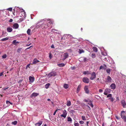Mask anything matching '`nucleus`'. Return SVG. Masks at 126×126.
<instances>
[{
    "mask_svg": "<svg viewBox=\"0 0 126 126\" xmlns=\"http://www.w3.org/2000/svg\"><path fill=\"white\" fill-rule=\"evenodd\" d=\"M50 85V84L49 83H47V84L45 85V88L46 89H48Z\"/></svg>",
    "mask_w": 126,
    "mask_h": 126,
    "instance_id": "nucleus-29",
    "label": "nucleus"
},
{
    "mask_svg": "<svg viewBox=\"0 0 126 126\" xmlns=\"http://www.w3.org/2000/svg\"><path fill=\"white\" fill-rule=\"evenodd\" d=\"M82 119L83 120H86V118L85 116H81Z\"/></svg>",
    "mask_w": 126,
    "mask_h": 126,
    "instance_id": "nucleus-35",
    "label": "nucleus"
},
{
    "mask_svg": "<svg viewBox=\"0 0 126 126\" xmlns=\"http://www.w3.org/2000/svg\"><path fill=\"white\" fill-rule=\"evenodd\" d=\"M66 37H65L64 36V35H63V36H62L61 38V39H66Z\"/></svg>",
    "mask_w": 126,
    "mask_h": 126,
    "instance_id": "nucleus-39",
    "label": "nucleus"
},
{
    "mask_svg": "<svg viewBox=\"0 0 126 126\" xmlns=\"http://www.w3.org/2000/svg\"><path fill=\"white\" fill-rule=\"evenodd\" d=\"M91 57L93 58H95L96 57V55L94 53H92V54Z\"/></svg>",
    "mask_w": 126,
    "mask_h": 126,
    "instance_id": "nucleus-31",
    "label": "nucleus"
},
{
    "mask_svg": "<svg viewBox=\"0 0 126 126\" xmlns=\"http://www.w3.org/2000/svg\"><path fill=\"white\" fill-rule=\"evenodd\" d=\"M39 62V61L36 58H34L32 64H36L37 63Z\"/></svg>",
    "mask_w": 126,
    "mask_h": 126,
    "instance_id": "nucleus-12",
    "label": "nucleus"
},
{
    "mask_svg": "<svg viewBox=\"0 0 126 126\" xmlns=\"http://www.w3.org/2000/svg\"><path fill=\"white\" fill-rule=\"evenodd\" d=\"M75 126H79V124L78 123H76L74 124Z\"/></svg>",
    "mask_w": 126,
    "mask_h": 126,
    "instance_id": "nucleus-49",
    "label": "nucleus"
},
{
    "mask_svg": "<svg viewBox=\"0 0 126 126\" xmlns=\"http://www.w3.org/2000/svg\"><path fill=\"white\" fill-rule=\"evenodd\" d=\"M7 31L8 32H10L12 31L13 29L10 27H8L7 28Z\"/></svg>",
    "mask_w": 126,
    "mask_h": 126,
    "instance_id": "nucleus-17",
    "label": "nucleus"
},
{
    "mask_svg": "<svg viewBox=\"0 0 126 126\" xmlns=\"http://www.w3.org/2000/svg\"><path fill=\"white\" fill-rule=\"evenodd\" d=\"M109 99H110L111 101L112 102H113L114 101V99L113 97H111L110 98H109Z\"/></svg>",
    "mask_w": 126,
    "mask_h": 126,
    "instance_id": "nucleus-42",
    "label": "nucleus"
},
{
    "mask_svg": "<svg viewBox=\"0 0 126 126\" xmlns=\"http://www.w3.org/2000/svg\"><path fill=\"white\" fill-rule=\"evenodd\" d=\"M66 105L68 106H69L71 105V102L70 101H67Z\"/></svg>",
    "mask_w": 126,
    "mask_h": 126,
    "instance_id": "nucleus-28",
    "label": "nucleus"
},
{
    "mask_svg": "<svg viewBox=\"0 0 126 126\" xmlns=\"http://www.w3.org/2000/svg\"><path fill=\"white\" fill-rule=\"evenodd\" d=\"M125 112L124 111H121L120 115L122 118L123 119L124 121L126 122V116H125Z\"/></svg>",
    "mask_w": 126,
    "mask_h": 126,
    "instance_id": "nucleus-1",
    "label": "nucleus"
},
{
    "mask_svg": "<svg viewBox=\"0 0 126 126\" xmlns=\"http://www.w3.org/2000/svg\"><path fill=\"white\" fill-rule=\"evenodd\" d=\"M112 80V79L111 77L109 76H108L107 77L106 80V82H111Z\"/></svg>",
    "mask_w": 126,
    "mask_h": 126,
    "instance_id": "nucleus-8",
    "label": "nucleus"
},
{
    "mask_svg": "<svg viewBox=\"0 0 126 126\" xmlns=\"http://www.w3.org/2000/svg\"><path fill=\"white\" fill-rule=\"evenodd\" d=\"M64 36L66 37V39H76L75 38H73L72 36L68 34L67 35V34H64Z\"/></svg>",
    "mask_w": 126,
    "mask_h": 126,
    "instance_id": "nucleus-7",
    "label": "nucleus"
},
{
    "mask_svg": "<svg viewBox=\"0 0 126 126\" xmlns=\"http://www.w3.org/2000/svg\"><path fill=\"white\" fill-rule=\"evenodd\" d=\"M27 33L29 35H30L31 34V31L30 29H28L27 31Z\"/></svg>",
    "mask_w": 126,
    "mask_h": 126,
    "instance_id": "nucleus-27",
    "label": "nucleus"
},
{
    "mask_svg": "<svg viewBox=\"0 0 126 126\" xmlns=\"http://www.w3.org/2000/svg\"><path fill=\"white\" fill-rule=\"evenodd\" d=\"M13 43L15 45H16V43H19L18 42H16V40H14L13 42Z\"/></svg>",
    "mask_w": 126,
    "mask_h": 126,
    "instance_id": "nucleus-33",
    "label": "nucleus"
},
{
    "mask_svg": "<svg viewBox=\"0 0 126 126\" xmlns=\"http://www.w3.org/2000/svg\"><path fill=\"white\" fill-rule=\"evenodd\" d=\"M99 80V78H98L96 80V81H97V82H98Z\"/></svg>",
    "mask_w": 126,
    "mask_h": 126,
    "instance_id": "nucleus-63",
    "label": "nucleus"
},
{
    "mask_svg": "<svg viewBox=\"0 0 126 126\" xmlns=\"http://www.w3.org/2000/svg\"><path fill=\"white\" fill-rule=\"evenodd\" d=\"M65 89L68 88V85L66 84H64L63 85Z\"/></svg>",
    "mask_w": 126,
    "mask_h": 126,
    "instance_id": "nucleus-26",
    "label": "nucleus"
},
{
    "mask_svg": "<svg viewBox=\"0 0 126 126\" xmlns=\"http://www.w3.org/2000/svg\"><path fill=\"white\" fill-rule=\"evenodd\" d=\"M83 74L86 75L87 74L88 75L89 74H91L90 72L89 71H84L83 72Z\"/></svg>",
    "mask_w": 126,
    "mask_h": 126,
    "instance_id": "nucleus-21",
    "label": "nucleus"
},
{
    "mask_svg": "<svg viewBox=\"0 0 126 126\" xmlns=\"http://www.w3.org/2000/svg\"><path fill=\"white\" fill-rule=\"evenodd\" d=\"M29 82L31 83H32L34 81V79L33 77L30 76L29 77Z\"/></svg>",
    "mask_w": 126,
    "mask_h": 126,
    "instance_id": "nucleus-13",
    "label": "nucleus"
},
{
    "mask_svg": "<svg viewBox=\"0 0 126 126\" xmlns=\"http://www.w3.org/2000/svg\"><path fill=\"white\" fill-rule=\"evenodd\" d=\"M39 94L35 93H32L30 96V97L31 98H32L33 97H36Z\"/></svg>",
    "mask_w": 126,
    "mask_h": 126,
    "instance_id": "nucleus-15",
    "label": "nucleus"
},
{
    "mask_svg": "<svg viewBox=\"0 0 126 126\" xmlns=\"http://www.w3.org/2000/svg\"><path fill=\"white\" fill-rule=\"evenodd\" d=\"M58 31V30H54L53 29H52L51 30V31L53 32H54V31Z\"/></svg>",
    "mask_w": 126,
    "mask_h": 126,
    "instance_id": "nucleus-58",
    "label": "nucleus"
},
{
    "mask_svg": "<svg viewBox=\"0 0 126 126\" xmlns=\"http://www.w3.org/2000/svg\"><path fill=\"white\" fill-rule=\"evenodd\" d=\"M67 121L68 122H71L72 121V119L70 117H67Z\"/></svg>",
    "mask_w": 126,
    "mask_h": 126,
    "instance_id": "nucleus-32",
    "label": "nucleus"
},
{
    "mask_svg": "<svg viewBox=\"0 0 126 126\" xmlns=\"http://www.w3.org/2000/svg\"><path fill=\"white\" fill-rule=\"evenodd\" d=\"M49 57L50 59H51L52 57V55L51 52H49Z\"/></svg>",
    "mask_w": 126,
    "mask_h": 126,
    "instance_id": "nucleus-37",
    "label": "nucleus"
},
{
    "mask_svg": "<svg viewBox=\"0 0 126 126\" xmlns=\"http://www.w3.org/2000/svg\"><path fill=\"white\" fill-rule=\"evenodd\" d=\"M96 76V75L95 73L94 72L91 74V76L90 77V79L91 80H93L95 78Z\"/></svg>",
    "mask_w": 126,
    "mask_h": 126,
    "instance_id": "nucleus-4",
    "label": "nucleus"
},
{
    "mask_svg": "<svg viewBox=\"0 0 126 126\" xmlns=\"http://www.w3.org/2000/svg\"><path fill=\"white\" fill-rule=\"evenodd\" d=\"M58 110H56L54 112V113L53 114V115H54L56 114V112Z\"/></svg>",
    "mask_w": 126,
    "mask_h": 126,
    "instance_id": "nucleus-51",
    "label": "nucleus"
},
{
    "mask_svg": "<svg viewBox=\"0 0 126 126\" xmlns=\"http://www.w3.org/2000/svg\"><path fill=\"white\" fill-rule=\"evenodd\" d=\"M89 123V122L88 121H87L86 122V125H87V126H89L88 125Z\"/></svg>",
    "mask_w": 126,
    "mask_h": 126,
    "instance_id": "nucleus-60",
    "label": "nucleus"
},
{
    "mask_svg": "<svg viewBox=\"0 0 126 126\" xmlns=\"http://www.w3.org/2000/svg\"><path fill=\"white\" fill-rule=\"evenodd\" d=\"M79 54H81L82 53H83L84 52V51L83 49L81 50L79 49Z\"/></svg>",
    "mask_w": 126,
    "mask_h": 126,
    "instance_id": "nucleus-34",
    "label": "nucleus"
},
{
    "mask_svg": "<svg viewBox=\"0 0 126 126\" xmlns=\"http://www.w3.org/2000/svg\"><path fill=\"white\" fill-rule=\"evenodd\" d=\"M116 85L114 83H112L110 85L111 89H114L116 88Z\"/></svg>",
    "mask_w": 126,
    "mask_h": 126,
    "instance_id": "nucleus-18",
    "label": "nucleus"
},
{
    "mask_svg": "<svg viewBox=\"0 0 126 126\" xmlns=\"http://www.w3.org/2000/svg\"><path fill=\"white\" fill-rule=\"evenodd\" d=\"M63 114L60 115L61 117H63L64 118H66L67 114L66 110H63Z\"/></svg>",
    "mask_w": 126,
    "mask_h": 126,
    "instance_id": "nucleus-3",
    "label": "nucleus"
},
{
    "mask_svg": "<svg viewBox=\"0 0 126 126\" xmlns=\"http://www.w3.org/2000/svg\"><path fill=\"white\" fill-rule=\"evenodd\" d=\"M103 67H104V66H103L102 65L100 67V70L102 69H104Z\"/></svg>",
    "mask_w": 126,
    "mask_h": 126,
    "instance_id": "nucleus-48",
    "label": "nucleus"
},
{
    "mask_svg": "<svg viewBox=\"0 0 126 126\" xmlns=\"http://www.w3.org/2000/svg\"><path fill=\"white\" fill-rule=\"evenodd\" d=\"M58 65L60 67H63L64 66L65 64L63 63H62L58 64Z\"/></svg>",
    "mask_w": 126,
    "mask_h": 126,
    "instance_id": "nucleus-24",
    "label": "nucleus"
},
{
    "mask_svg": "<svg viewBox=\"0 0 126 126\" xmlns=\"http://www.w3.org/2000/svg\"><path fill=\"white\" fill-rule=\"evenodd\" d=\"M99 92L100 93H102L103 91L102 90V89H99Z\"/></svg>",
    "mask_w": 126,
    "mask_h": 126,
    "instance_id": "nucleus-53",
    "label": "nucleus"
},
{
    "mask_svg": "<svg viewBox=\"0 0 126 126\" xmlns=\"http://www.w3.org/2000/svg\"><path fill=\"white\" fill-rule=\"evenodd\" d=\"M116 118L118 120H119L120 119V118L117 116H115Z\"/></svg>",
    "mask_w": 126,
    "mask_h": 126,
    "instance_id": "nucleus-57",
    "label": "nucleus"
},
{
    "mask_svg": "<svg viewBox=\"0 0 126 126\" xmlns=\"http://www.w3.org/2000/svg\"><path fill=\"white\" fill-rule=\"evenodd\" d=\"M51 47L53 48H54V46L53 44L51 46Z\"/></svg>",
    "mask_w": 126,
    "mask_h": 126,
    "instance_id": "nucleus-56",
    "label": "nucleus"
},
{
    "mask_svg": "<svg viewBox=\"0 0 126 126\" xmlns=\"http://www.w3.org/2000/svg\"><path fill=\"white\" fill-rule=\"evenodd\" d=\"M50 24H49L48 23V22H47V24H43V25L45 27V28H47V27H49V26L50 25Z\"/></svg>",
    "mask_w": 126,
    "mask_h": 126,
    "instance_id": "nucleus-22",
    "label": "nucleus"
},
{
    "mask_svg": "<svg viewBox=\"0 0 126 126\" xmlns=\"http://www.w3.org/2000/svg\"><path fill=\"white\" fill-rule=\"evenodd\" d=\"M79 123L81 124H83L84 123V122L82 121H80Z\"/></svg>",
    "mask_w": 126,
    "mask_h": 126,
    "instance_id": "nucleus-45",
    "label": "nucleus"
},
{
    "mask_svg": "<svg viewBox=\"0 0 126 126\" xmlns=\"http://www.w3.org/2000/svg\"><path fill=\"white\" fill-rule=\"evenodd\" d=\"M68 54L67 53H66L64 54L63 58L62 59L63 60H64L66 58H68Z\"/></svg>",
    "mask_w": 126,
    "mask_h": 126,
    "instance_id": "nucleus-11",
    "label": "nucleus"
},
{
    "mask_svg": "<svg viewBox=\"0 0 126 126\" xmlns=\"http://www.w3.org/2000/svg\"><path fill=\"white\" fill-rule=\"evenodd\" d=\"M42 123V122L41 121H39L38 122L35 124V126H40Z\"/></svg>",
    "mask_w": 126,
    "mask_h": 126,
    "instance_id": "nucleus-19",
    "label": "nucleus"
},
{
    "mask_svg": "<svg viewBox=\"0 0 126 126\" xmlns=\"http://www.w3.org/2000/svg\"><path fill=\"white\" fill-rule=\"evenodd\" d=\"M19 27V25L18 24L16 23H15L13 24L12 26V27L15 29H17Z\"/></svg>",
    "mask_w": 126,
    "mask_h": 126,
    "instance_id": "nucleus-9",
    "label": "nucleus"
},
{
    "mask_svg": "<svg viewBox=\"0 0 126 126\" xmlns=\"http://www.w3.org/2000/svg\"><path fill=\"white\" fill-rule=\"evenodd\" d=\"M13 21V20L12 19H10V20L9 21V22H12Z\"/></svg>",
    "mask_w": 126,
    "mask_h": 126,
    "instance_id": "nucleus-52",
    "label": "nucleus"
},
{
    "mask_svg": "<svg viewBox=\"0 0 126 126\" xmlns=\"http://www.w3.org/2000/svg\"><path fill=\"white\" fill-rule=\"evenodd\" d=\"M121 104L124 108H125L126 107V103L125 101L124 100H123L121 101Z\"/></svg>",
    "mask_w": 126,
    "mask_h": 126,
    "instance_id": "nucleus-14",
    "label": "nucleus"
},
{
    "mask_svg": "<svg viewBox=\"0 0 126 126\" xmlns=\"http://www.w3.org/2000/svg\"><path fill=\"white\" fill-rule=\"evenodd\" d=\"M93 51L95 52H96L97 51V49L96 47H94L93 48Z\"/></svg>",
    "mask_w": 126,
    "mask_h": 126,
    "instance_id": "nucleus-23",
    "label": "nucleus"
},
{
    "mask_svg": "<svg viewBox=\"0 0 126 126\" xmlns=\"http://www.w3.org/2000/svg\"><path fill=\"white\" fill-rule=\"evenodd\" d=\"M17 121H14L12 122V124L13 125H15L16 124H17Z\"/></svg>",
    "mask_w": 126,
    "mask_h": 126,
    "instance_id": "nucleus-30",
    "label": "nucleus"
},
{
    "mask_svg": "<svg viewBox=\"0 0 126 126\" xmlns=\"http://www.w3.org/2000/svg\"><path fill=\"white\" fill-rule=\"evenodd\" d=\"M87 58H84V59L83 60L84 62H85L87 61Z\"/></svg>",
    "mask_w": 126,
    "mask_h": 126,
    "instance_id": "nucleus-46",
    "label": "nucleus"
},
{
    "mask_svg": "<svg viewBox=\"0 0 126 126\" xmlns=\"http://www.w3.org/2000/svg\"><path fill=\"white\" fill-rule=\"evenodd\" d=\"M81 85H79L77 89V93H78L80 89L81 88Z\"/></svg>",
    "mask_w": 126,
    "mask_h": 126,
    "instance_id": "nucleus-20",
    "label": "nucleus"
},
{
    "mask_svg": "<svg viewBox=\"0 0 126 126\" xmlns=\"http://www.w3.org/2000/svg\"><path fill=\"white\" fill-rule=\"evenodd\" d=\"M84 90L85 91V93L88 94L89 93V90L88 88V86H85L84 87Z\"/></svg>",
    "mask_w": 126,
    "mask_h": 126,
    "instance_id": "nucleus-16",
    "label": "nucleus"
},
{
    "mask_svg": "<svg viewBox=\"0 0 126 126\" xmlns=\"http://www.w3.org/2000/svg\"><path fill=\"white\" fill-rule=\"evenodd\" d=\"M6 103L7 104H8L9 103H10V104H11V105H12L13 104V103H11V102H10L9 101H7L6 102Z\"/></svg>",
    "mask_w": 126,
    "mask_h": 126,
    "instance_id": "nucleus-44",
    "label": "nucleus"
},
{
    "mask_svg": "<svg viewBox=\"0 0 126 126\" xmlns=\"http://www.w3.org/2000/svg\"><path fill=\"white\" fill-rule=\"evenodd\" d=\"M31 44H29V45L27 44V45H26V46H29Z\"/></svg>",
    "mask_w": 126,
    "mask_h": 126,
    "instance_id": "nucleus-64",
    "label": "nucleus"
},
{
    "mask_svg": "<svg viewBox=\"0 0 126 126\" xmlns=\"http://www.w3.org/2000/svg\"><path fill=\"white\" fill-rule=\"evenodd\" d=\"M2 39H4V40H5V39H8V38H3Z\"/></svg>",
    "mask_w": 126,
    "mask_h": 126,
    "instance_id": "nucleus-62",
    "label": "nucleus"
},
{
    "mask_svg": "<svg viewBox=\"0 0 126 126\" xmlns=\"http://www.w3.org/2000/svg\"><path fill=\"white\" fill-rule=\"evenodd\" d=\"M103 66H104V67H103L104 69H106V68H107V66L105 64H103Z\"/></svg>",
    "mask_w": 126,
    "mask_h": 126,
    "instance_id": "nucleus-43",
    "label": "nucleus"
},
{
    "mask_svg": "<svg viewBox=\"0 0 126 126\" xmlns=\"http://www.w3.org/2000/svg\"><path fill=\"white\" fill-rule=\"evenodd\" d=\"M86 106L87 107L88 109L89 110H91V108H90V107L89 106H88V105H87Z\"/></svg>",
    "mask_w": 126,
    "mask_h": 126,
    "instance_id": "nucleus-59",
    "label": "nucleus"
},
{
    "mask_svg": "<svg viewBox=\"0 0 126 126\" xmlns=\"http://www.w3.org/2000/svg\"><path fill=\"white\" fill-rule=\"evenodd\" d=\"M57 75V73L56 72L52 71L50 72L47 75V77L50 78L51 77H54Z\"/></svg>",
    "mask_w": 126,
    "mask_h": 126,
    "instance_id": "nucleus-2",
    "label": "nucleus"
},
{
    "mask_svg": "<svg viewBox=\"0 0 126 126\" xmlns=\"http://www.w3.org/2000/svg\"><path fill=\"white\" fill-rule=\"evenodd\" d=\"M32 47V46H30V47L27 48H26V49H25V50H27V49H29L31 47Z\"/></svg>",
    "mask_w": 126,
    "mask_h": 126,
    "instance_id": "nucleus-55",
    "label": "nucleus"
},
{
    "mask_svg": "<svg viewBox=\"0 0 126 126\" xmlns=\"http://www.w3.org/2000/svg\"><path fill=\"white\" fill-rule=\"evenodd\" d=\"M83 81L85 83H88L89 82V79L87 77H84L82 79Z\"/></svg>",
    "mask_w": 126,
    "mask_h": 126,
    "instance_id": "nucleus-5",
    "label": "nucleus"
},
{
    "mask_svg": "<svg viewBox=\"0 0 126 126\" xmlns=\"http://www.w3.org/2000/svg\"><path fill=\"white\" fill-rule=\"evenodd\" d=\"M8 88V87L7 88H2V89L4 91H5V90L6 89H7Z\"/></svg>",
    "mask_w": 126,
    "mask_h": 126,
    "instance_id": "nucleus-54",
    "label": "nucleus"
},
{
    "mask_svg": "<svg viewBox=\"0 0 126 126\" xmlns=\"http://www.w3.org/2000/svg\"><path fill=\"white\" fill-rule=\"evenodd\" d=\"M21 49H22L21 48H18L17 49V52H18V53H19Z\"/></svg>",
    "mask_w": 126,
    "mask_h": 126,
    "instance_id": "nucleus-38",
    "label": "nucleus"
},
{
    "mask_svg": "<svg viewBox=\"0 0 126 126\" xmlns=\"http://www.w3.org/2000/svg\"><path fill=\"white\" fill-rule=\"evenodd\" d=\"M87 101L88 102V104L92 108L93 107V105L92 101L90 99H88Z\"/></svg>",
    "mask_w": 126,
    "mask_h": 126,
    "instance_id": "nucleus-10",
    "label": "nucleus"
},
{
    "mask_svg": "<svg viewBox=\"0 0 126 126\" xmlns=\"http://www.w3.org/2000/svg\"><path fill=\"white\" fill-rule=\"evenodd\" d=\"M110 89H106L104 93V94L105 95H107L108 94L110 93Z\"/></svg>",
    "mask_w": 126,
    "mask_h": 126,
    "instance_id": "nucleus-6",
    "label": "nucleus"
},
{
    "mask_svg": "<svg viewBox=\"0 0 126 126\" xmlns=\"http://www.w3.org/2000/svg\"><path fill=\"white\" fill-rule=\"evenodd\" d=\"M4 72H3L0 73V76H1L3 75Z\"/></svg>",
    "mask_w": 126,
    "mask_h": 126,
    "instance_id": "nucleus-50",
    "label": "nucleus"
},
{
    "mask_svg": "<svg viewBox=\"0 0 126 126\" xmlns=\"http://www.w3.org/2000/svg\"><path fill=\"white\" fill-rule=\"evenodd\" d=\"M111 70V69H110V68H108L106 70V72L110 74V72Z\"/></svg>",
    "mask_w": 126,
    "mask_h": 126,
    "instance_id": "nucleus-25",
    "label": "nucleus"
},
{
    "mask_svg": "<svg viewBox=\"0 0 126 126\" xmlns=\"http://www.w3.org/2000/svg\"><path fill=\"white\" fill-rule=\"evenodd\" d=\"M54 23V21H50L48 22V23L49 24H52Z\"/></svg>",
    "mask_w": 126,
    "mask_h": 126,
    "instance_id": "nucleus-41",
    "label": "nucleus"
},
{
    "mask_svg": "<svg viewBox=\"0 0 126 126\" xmlns=\"http://www.w3.org/2000/svg\"><path fill=\"white\" fill-rule=\"evenodd\" d=\"M7 55L6 54H4L2 56V58L3 59H5L7 57Z\"/></svg>",
    "mask_w": 126,
    "mask_h": 126,
    "instance_id": "nucleus-36",
    "label": "nucleus"
},
{
    "mask_svg": "<svg viewBox=\"0 0 126 126\" xmlns=\"http://www.w3.org/2000/svg\"><path fill=\"white\" fill-rule=\"evenodd\" d=\"M8 10L10 11H12V8H9L8 9Z\"/></svg>",
    "mask_w": 126,
    "mask_h": 126,
    "instance_id": "nucleus-47",
    "label": "nucleus"
},
{
    "mask_svg": "<svg viewBox=\"0 0 126 126\" xmlns=\"http://www.w3.org/2000/svg\"><path fill=\"white\" fill-rule=\"evenodd\" d=\"M30 65V64H28L26 66V67H29Z\"/></svg>",
    "mask_w": 126,
    "mask_h": 126,
    "instance_id": "nucleus-61",
    "label": "nucleus"
},
{
    "mask_svg": "<svg viewBox=\"0 0 126 126\" xmlns=\"http://www.w3.org/2000/svg\"><path fill=\"white\" fill-rule=\"evenodd\" d=\"M112 95L111 94H108L107 96V97H111V96H112Z\"/></svg>",
    "mask_w": 126,
    "mask_h": 126,
    "instance_id": "nucleus-40",
    "label": "nucleus"
}]
</instances>
